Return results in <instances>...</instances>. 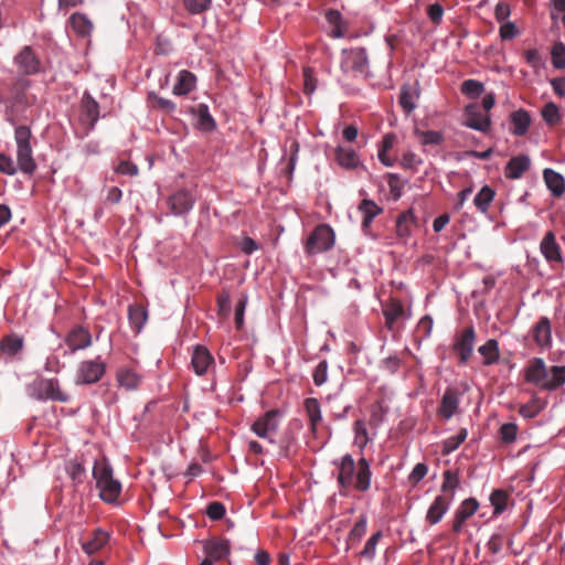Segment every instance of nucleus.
Masks as SVG:
<instances>
[{"instance_id":"1","label":"nucleus","mask_w":565,"mask_h":565,"mask_svg":"<svg viewBox=\"0 0 565 565\" xmlns=\"http://www.w3.org/2000/svg\"><path fill=\"white\" fill-rule=\"evenodd\" d=\"M524 380L543 391H556L565 384V365L547 367L542 358H533L524 369Z\"/></svg>"},{"instance_id":"2","label":"nucleus","mask_w":565,"mask_h":565,"mask_svg":"<svg viewBox=\"0 0 565 565\" xmlns=\"http://www.w3.org/2000/svg\"><path fill=\"white\" fill-rule=\"evenodd\" d=\"M338 470V482L342 489L354 487L361 492L370 489L372 472L365 458H361L355 465L353 457L347 454L340 459Z\"/></svg>"},{"instance_id":"3","label":"nucleus","mask_w":565,"mask_h":565,"mask_svg":"<svg viewBox=\"0 0 565 565\" xmlns=\"http://www.w3.org/2000/svg\"><path fill=\"white\" fill-rule=\"evenodd\" d=\"M93 477L96 487L99 489L100 499L107 503L116 502L121 492V484L114 479L113 469L106 458L95 461Z\"/></svg>"},{"instance_id":"4","label":"nucleus","mask_w":565,"mask_h":565,"mask_svg":"<svg viewBox=\"0 0 565 565\" xmlns=\"http://www.w3.org/2000/svg\"><path fill=\"white\" fill-rule=\"evenodd\" d=\"M334 232L327 224L318 225L308 236L305 253L312 256L331 249L334 245Z\"/></svg>"},{"instance_id":"5","label":"nucleus","mask_w":565,"mask_h":565,"mask_svg":"<svg viewBox=\"0 0 565 565\" xmlns=\"http://www.w3.org/2000/svg\"><path fill=\"white\" fill-rule=\"evenodd\" d=\"M106 373V363L97 356L94 360H84L76 371V384L89 385L97 383Z\"/></svg>"},{"instance_id":"6","label":"nucleus","mask_w":565,"mask_h":565,"mask_svg":"<svg viewBox=\"0 0 565 565\" xmlns=\"http://www.w3.org/2000/svg\"><path fill=\"white\" fill-rule=\"evenodd\" d=\"M280 417V411L270 409L253 423L252 430L259 438L268 439L273 444L271 436L278 430Z\"/></svg>"},{"instance_id":"7","label":"nucleus","mask_w":565,"mask_h":565,"mask_svg":"<svg viewBox=\"0 0 565 565\" xmlns=\"http://www.w3.org/2000/svg\"><path fill=\"white\" fill-rule=\"evenodd\" d=\"M341 65L345 72L366 76L369 73V60L365 50L361 47L343 50Z\"/></svg>"},{"instance_id":"8","label":"nucleus","mask_w":565,"mask_h":565,"mask_svg":"<svg viewBox=\"0 0 565 565\" xmlns=\"http://www.w3.org/2000/svg\"><path fill=\"white\" fill-rule=\"evenodd\" d=\"M476 331L472 326L467 327L455 337L452 351L459 356V363L466 364L473 352Z\"/></svg>"},{"instance_id":"9","label":"nucleus","mask_w":565,"mask_h":565,"mask_svg":"<svg viewBox=\"0 0 565 565\" xmlns=\"http://www.w3.org/2000/svg\"><path fill=\"white\" fill-rule=\"evenodd\" d=\"M382 311L385 318V327L392 332L399 328V321L408 318L404 305L397 298H391L386 302L382 303Z\"/></svg>"},{"instance_id":"10","label":"nucleus","mask_w":565,"mask_h":565,"mask_svg":"<svg viewBox=\"0 0 565 565\" xmlns=\"http://www.w3.org/2000/svg\"><path fill=\"white\" fill-rule=\"evenodd\" d=\"M35 391L40 399H52L56 402H68L70 396L64 393L55 379H42L35 383Z\"/></svg>"},{"instance_id":"11","label":"nucleus","mask_w":565,"mask_h":565,"mask_svg":"<svg viewBox=\"0 0 565 565\" xmlns=\"http://www.w3.org/2000/svg\"><path fill=\"white\" fill-rule=\"evenodd\" d=\"M167 203L173 215L182 216L193 209L195 199L191 191L182 189L170 195Z\"/></svg>"},{"instance_id":"12","label":"nucleus","mask_w":565,"mask_h":565,"mask_svg":"<svg viewBox=\"0 0 565 565\" xmlns=\"http://www.w3.org/2000/svg\"><path fill=\"white\" fill-rule=\"evenodd\" d=\"M99 117V106L89 95L84 94L81 103L79 121L85 127V134L92 130Z\"/></svg>"},{"instance_id":"13","label":"nucleus","mask_w":565,"mask_h":565,"mask_svg":"<svg viewBox=\"0 0 565 565\" xmlns=\"http://www.w3.org/2000/svg\"><path fill=\"white\" fill-rule=\"evenodd\" d=\"M452 501V494H439L435 498L433 503L429 505L426 513V522L429 525H435L439 523L444 515L449 510V507Z\"/></svg>"},{"instance_id":"14","label":"nucleus","mask_w":565,"mask_h":565,"mask_svg":"<svg viewBox=\"0 0 565 565\" xmlns=\"http://www.w3.org/2000/svg\"><path fill=\"white\" fill-rule=\"evenodd\" d=\"M540 252L544 256L547 263H563L564 258L562 255V248L556 242L554 232L548 231L540 243Z\"/></svg>"},{"instance_id":"15","label":"nucleus","mask_w":565,"mask_h":565,"mask_svg":"<svg viewBox=\"0 0 565 565\" xmlns=\"http://www.w3.org/2000/svg\"><path fill=\"white\" fill-rule=\"evenodd\" d=\"M466 126L481 132H488L491 126L489 115L482 114L477 104L466 107Z\"/></svg>"},{"instance_id":"16","label":"nucleus","mask_w":565,"mask_h":565,"mask_svg":"<svg viewBox=\"0 0 565 565\" xmlns=\"http://www.w3.org/2000/svg\"><path fill=\"white\" fill-rule=\"evenodd\" d=\"M230 542L220 537H211L203 542V551L211 562H218L230 554Z\"/></svg>"},{"instance_id":"17","label":"nucleus","mask_w":565,"mask_h":565,"mask_svg":"<svg viewBox=\"0 0 565 565\" xmlns=\"http://www.w3.org/2000/svg\"><path fill=\"white\" fill-rule=\"evenodd\" d=\"M478 508L479 503L473 498L466 499L461 502L455 512L452 521V531L456 534L461 532L465 522L477 512Z\"/></svg>"},{"instance_id":"18","label":"nucleus","mask_w":565,"mask_h":565,"mask_svg":"<svg viewBox=\"0 0 565 565\" xmlns=\"http://www.w3.org/2000/svg\"><path fill=\"white\" fill-rule=\"evenodd\" d=\"M20 72L25 75H33L40 71V61L30 46H24L14 58Z\"/></svg>"},{"instance_id":"19","label":"nucleus","mask_w":565,"mask_h":565,"mask_svg":"<svg viewBox=\"0 0 565 565\" xmlns=\"http://www.w3.org/2000/svg\"><path fill=\"white\" fill-rule=\"evenodd\" d=\"M533 340L541 349L552 347V327L547 317H541L532 328Z\"/></svg>"},{"instance_id":"20","label":"nucleus","mask_w":565,"mask_h":565,"mask_svg":"<svg viewBox=\"0 0 565 565\" xmlns=\"http://www.w3.org/2000/svg\"><path fill=\"white\" fill-rule=\"evenodd\" d=\"M65 342L73 352L83 350L92 344V334L83 326H76L67 333Z\"/></svg>"},{"instance_id":"21","label":"nucleus","mask_w":565,"mask_h":565,"mask_svg":"<svg viewBox=\"0 0 565 565\" xmlns=\"http://www.w3.org/2000/svg\"><path fill=\"white\" fill-rule=\"evenodd\" d=\"M419 98L418 83L404 84L399 92V105L405 114H411L416 108Z\"/></svg>"},{"instance_id":"22","label":"nucleus","mask_w":565,"mask_h":565,"mask_svg":"<svg viewBox=\"0 0 565 565\" xmlns=\"http://www.w3.org/2000/svg\"><path fill=\"white\" fill-rule=\"evenodd\" d=\"M531 160L525 154L512 157L504 169V175L508 179H520L525 171L530 169Z\"/></svg>"},{"instance_id":"23","label":"nucleus","mask_w":565,"mask_h":565,"mask_svg":"<svg viewBox=\"0 0 565 565\" xmlns=\"http://www.w3.org/2000/svg\"><path fill=\"white\" fill-rule=\"evenodd\" d=\"M213 362L214 359L205 347L198 345L194 349L191 363L198 375L205 374Z\"/></svg>"},{"instance_id":"24","label":"nucleus","mask_w":565,"mask_h":565,"mask_svg":"<svg viewBox=\"0 0 565 565\" xmlns=\"http://www.w3.org/2000/svg\"><path fill=\"white\" fill-rule=\"evenodd\" d=\"M116 380L119 386L131 391L138 388L141 382V375L130 366H120L116 373Z\"/></svg>"},{"instance_id":"25","label":"nucleus","mask_w":565,"mask_h":565,"mask_svg":"<svg viewBox=\"0 0 565 565\" xmlns=\"http://www.w3.org/2000/svg\"><path fill=\"white\" fill-rule=\"evenodd\" d=\"M459 405V398L457 391L447 388L438 408V413L445 419H450L457 412Z\"/></svg>"},{"instance_id":"26","label":"nucleus","mask_w":565,"mask_h":565,"mask_svg":"<svg viewBox=\"0 0 565 565\" xmlns=\"http://www.w3.org/2000/svg\"><path fill=\"white\" fill-rule=\"evenodd\" d=\"M335 161L344 169H355L360 164V159L352 148L338 146L334 150Z\"/></svg>"},{"instance_id":"27","label":"nucleus","mask_w":565,"mask_h":565,"mask_svg":"<svg viewBox=\"0 0 565 565\" xmlns=\"http://www.w3.org/2000/svg\"><path fill=\"white\" fill-rule=\"evenodd\" d=\"M512 124V134L515 136H524L531 125V117L529 111L519 109L510 115Z\"/></svg>"},{"instance_id":"28","label":"nucleus","mask_w":565,"mask_h":565,"mask_svg":"<svg viewBox=\"0 0 565 565\" xmlns=\"http://www.w3.org/2000/svg\"><path fill=\"white\" fill-rule=\"evenodd\" d=\"M17 162L19 169L25 174H32L36 170L31 147H17Z\"/></svg>"},{"instance_id":"29","label":"nucleus","mask_w":565,"mask_h":565,"mask_svg":"<svg viewBox=\"0 0 565 565\" xmlns=\"http://www.w3.org/2000/svg\"><path fill=\"white\" fill-rule=\"evenodd\" d=\"M543 178L546 186L552 192V194L556 198H559L565 190V181L564 178L555 172L554 170L547 168L543 171Z\"/></svg>"},{"instance_id":"30","label":"nucleus","mask_w":565,"mask_h":565,"mask_svg":"<svg viewBox=\"0 0 565 565\" xmlns=\"http://www.w3.org/2000/svg\"><path fill=\"white\" fill-rule=\"evenodd\" d=\"M416 226V217L413 210H407L398 215L396 221V234L401 238H407L412 234V228Z\"/></svg>"},{"instance_id":"31","label":"nucleus","mask_w":565,"mask_h":565,"mask_svg":"<svg viewBox=\"0 0 565 565\" xmlns=\"http://www.w3.org/2000/svg\"><path fill=\"white\" fill-rule=\"evenodd\" d=\"M109 540V534L102 529H96L93 533V537L88 541L83 542L82 548L88 555L98 552L103 548Z\"/></svg>"},{"instance_id":"32","label":"nucleus","mask_w":565,"mask_h":565,"mask_svg":"<svg viewBox=\"0 0 565 565\" xmlns=\"http://www.w3.org/2000/svg\"><path fill=\"white\" fill-rule=\"evenodd\" d=\"M23 349V339L18 334H7L0 340V353L14 356Z\"/></svg>"},{"instance_id":"33","label":"nucleus","mask_w":565,"mask_h":565,"mask_svg":"<svg viewBox=\"0 0 565 565\" xmlns=\"http://www.w3.org/2000/svg\"><path fill=\"white\" fill-rule=\"evenodd\" d=\"M478 352L483 358V365L495 364L500 359L499 342L495 339H489L479 347Z\"/></svg>"},{"instance_id":"34","label":"nucleus","mask_w":565,"mask_h":565,"mask_svg":"<svg viewBox=\"0 0 565 565\" xmlns=\"http://www.w3.org/2000/svg\"><path fill=\"white\" fill-rule=\"evenodd\" d=\"M195 75L189 71H181L178 76V81L173 87L174 95H186L195 87Z\"/></svg>"},{"instance_id":"35","label":"nucleus","mask_w":565,"mask_h":565,"mask_svg":"<svg viewBox=\"0 0 565 565\" xmlns=\"http://www.w3.org/2000/svg\"><path fill=\"white\" fill-rule=\"evenodd\" d=\"M305 409L309 417L310 430L313 435L317 434L318 424L321 422L320 403L317 398L308 397L305 399Z\"/></svg>"},{"instance_id":"36","label":"nucleus","mask_w":565,"mask_h":565,"mask_svg":"<svg viewBox=\"0 0 565 565\" xmlns=\"http://www.w3.org/2000/svg\"><path fill=\"white\" fill-rule=\"evenodd\" d=\"M72 30L77 35H90L94 30L92 21L83 13H73L70 18Z\"/></svg>"},{"instance_id":"37","label":"nucleus","mask_w":565,"mask_h":565,"mask_svg":"<svg viewBox=\"0 0 565 565\" xmlns=\"http://www.w3.org/2000/svg\"><path fill=\"white\" fill-rule=\"evenodd\" d=\"M128 318L132 329L140 332L148 319V312L141 305H130L128 308Z\"/></svg>"},{"instance_id":"38","label":"nucleus","mask_w":565,"mask_h":565,"mask_svg":"<svg viewBox=\"0 0 565 565\" xmlns=\"http://www.w3.org/2000/svg\"><path fill=\"white\" fill-rule=\"evenodd\" d=\"M495 192L489 185H483L473 199V204L481 213H487L491 202L493 201Z\"/></svg>"},{"instance_id":"39","label":"nucleus","mask_w":565,"mask_h":565,"mask_svg":"<svg viewBox=\"0 0 565 565\" xmlns=\"http://www.w3.org/2000/svg\"><path fill=\"white\" fill-rule=\"evenodd\" d=\"M326 20L332 26L330 35H343L348 32L347 22L338 10L329 9L326 12Z\"/></svg>"},{"instance_id":"40","label":"nucleus","mask_w":565,"mask_h":565,"mask_svg":"<svg viewBox=\"0 0 565 565\" xmlns=\"http://www.w3.org/2000/svg\"><path fill=\"white\" fill-rule=\"evenodd\" d=\"M359 211L363 215L362 226L369 227L374 217L382 212V209L379 207L372 200L364 199L359 205Z\"/></svg>"},{"instance_id":"41","label":"nucleus","mask_w":565,"mask_h":565,"mask_svg":"<svg viewBox=\"0 0 565 565\" xmlns=\"http://www.w3.org/2000/svg\"><path fill=\"white\" fill-rule=\"evenodd\" d=\"M195 114L198 116V126L204 131H211L215 128V121L210 115L209 107L204 104H199Z\"/></svg>"},{"instance_id":"42","label":"nucleus","mask_w":565,"mask_h":565,"mask_svg":"<svg viewBox=\"0 0 565 565\" xmlns=\"http://www.w3.org/2000/svg\"><path fill=\"white\" fill-rule=\"evenodd\" d=\"M467 436V429L461 428L456 436H451L444 440L441 454L446 456L455 451L466 440Z\"/></svg>"},{"instance_id":"43","label":"nucleus","mask_w":565,"mask_h":565,"mask_svg":"<svg viewBox=\"0 0 565 565\" xmlns=\"http://www.w3.org/2000/svg\"><path fill=\"white\" fill-rule=\"evenodd\" d=\"M541 114L544 121L550 126L557 125L562 119L559 109L553 102L545 104L544 107L542 108Z\"/></svg>"},{"instance_id":"44","label":"nucleus","mask_w":565,"mask_h":565,"mask_svg":"<svg viewBox=\"0 0 565 565\" xmlns=\"http://www.w3.org/2000/svg\"><path fill=\"white\" fill-rule=\"evenodd\" d=\"M67 475L75 482H83V477L85 476V468L83 461L78 459H73L66 462L65 466Z\"/></svg>"},{"instance_id":"45","label":"nucleus","mask_w":565,"mask_h":565,"mask_svg":"<svg viewBox=\"0 0 565 565\" xmlns=\"http://www.w3.org/2000/svg\"><path fill=\"white\" fill-rule=\"evenodd\" d=\"M490 502L493 507V513L495 515L501 514L507 507L508 493L502 489L494 490L490 495Z\"/></svg>"},{"instance_id":"46","label":"nucleus","mask_w":565,"mask_h":565,"mask_svg":"<svg viewBox=\"0 0 565 565\" xmlns=\"http://www.w3.org/2000/svg\"><path fill=\"white\" fill-rule=\"evenodd\" d=\"M459 484V479L456 472L451 470H446L444 472V482L441 484V494H452L455 495V490Z\"/></svg>"},{"instance_id":"47","label":"nucleus","mask_w":565,"mask_h":565,"mask_svg":"<svg viewBox=\"0 0 565 565\" xmlns=\"http://www.w3.org/2000/svg\"><path fill=\"white\" fill-rule=\"evenodd\" d=\"M382 537V532L377 531L374 533L365 543L363 550L360 552V556L372 561L376 554V545Z\"/></svg>"},{"instance_id":"48","label":"nucleus","mask_w":565,"mask_h":565,"mask_svg":"<svg viewBox=\"0 0 565 565\" xmlns=\"http://www.w3.org/2000/svg\"><path fill=\"white\" fill-rule=\"evenodd\" d=\"M543 408V404L536 397L532 398L527 404L521 405L519 408V414L525 418L535 417Z\"/></svg>"},{"instance_id":"49","label":"nucleus","mask_w":565,"mask_h":565,"mask_svg":"<svg viewBox=\"0 0 565 565\" xmlns=\"http://www.w3.org/2000/svg\"><path fill=\"white\" fill-rule=\"evenodd\" d=\"M483 92V84L476 79H466L461 84V93L470 98H476Z\"/></svg>"},{"instance_id":"50","label":"nucleus","mask_w":565,"mask_h":565,"mask_svg":"<svg viewBox=\"0 0 565 565\" xmlns=\"http://www.w3.org/2000/svg\"><path fill=\"white\" fill-rule=\"evenodd\" d=\"M416 135L420 138V142L424 146H437L444 141V136L439 131L428 130V131H416Z\"/></svg>"},{"instance_id":"51","label":"nucleus","mask_w":565,"mask_h":565,"mask_svg":"<svg viewBox=\"0 0 565 565\" xmlns=\"http://www.w3.org/2000/svg\"><path fill=\"white\" fill-rule=\"evenodd\" d=\"M552 64L555 68L565 67V45L561 42L554 44L551 51Z\"/></svg>"},{"instance_id":"52","label":"nucleus","mask_w":565,"mask_h":565,"mask_svg":"<svg viewBox=\"0 0 565 565\" xmlns=\"http://www.w3.org/2000/svg\"><path fill=\"white\" fill-rule=\"evenodd\" d=\"M367 519L365 515H361L355 522L354 526L349 533V540L352 542H359L366 533Z\"/></svg>"},{"instance_id":"53","label":"nucleus","mask_w":565,"mask_h":565,"mask_svg":"<svg viewBox=\"0 0 565 565\" xmlns=\"http://www.w3.org/2000/svg\"><path fill=\"white\" fill-rule=\"evenodd\" d=\"M31 129L28 126H18L14 130L17 147H31Z\"/></svg>"},{"instance_id":"54","label":"nucleus","mask_w":565,"mask_h":565,"mask_svg":"<svg viewBox=\"0 0 565 565\" xmlns=\"http://www.w3.org/2000/svg\"><path fill=\"white\" fill-rule=\"evenodd\" d=\"M184 8L192 14H200L211 6V0H183Z\"/></svg>"},{"instance_id":"55","label":"nucleus","mask_w":565,"mask_h":565,"mask_svg":"<svg viewBox=\"0 0 565 565\" xmlns=\"http://www.w3.org/2000/svg\"><path fill=\"white\" fill-rule=\"evenodd\" d=\"M518 426L514 423H507L500 427V438L503 443L510 444L515 440Z\"/></svg>"},{"instance_id":"56","label":"nucleus","mask_w":565,"mask_h":565,"mask_svg":"<svg viewBox=\"0 0 565 565\" xmlns=\"http://www.w3.org/2000/svg\"><path fill=\"white\" fill-rule=\"evenodd\" d=\"M217 311L223 318H227L231 313V298L228 292H221L217 295Z\"/></svg>"},{"instance_id":"57","label":"nucleus","mask_w":565,"mask_h":565,"mask_svg":"<svg viewBox=\"0 0 565 565\" xmlns=\"http://www.w3.org/2000/svg\"><path fill=\"white\" fill-rule=\"evenodd\" d=\"M313 382L317 386H321L326 383L328 377V362L326 360L320 361L313 371Z\"/></svg>"},{"instance_id":"58","label":"nucleus","mask_w":565,"mask_h":565,"mask_svg":"<svg viewBox=\"0 0 565 565\" xmlns=\"http://www.w3.org/2000/svg\"><path fill=\"white\" fill-rule=\"evenodd\" d=\"M317 88V79L313 75V71L310 67L303 68V92L307 95H311Z\"/></svg>"},{"instance_id":"59","label":"nucleus","mask_w":565,"mask_h":565,"mask_svg":"<svg viewBox=\"0 0 565 565\" xmlns=\"http://www.w3.org/2000/svg\"><path fill=\"white\" fill-rule=\"evenodd\" d=\"M206 515L213 520H221L225 515V507L218 501L211 502L206 508Z\"/></svg>"},{"instance_id":"60","label":"nucleus","mask_w":565,"mask_h":565,"mask_svg":"<svg viewBox=\"0 0 565 565\" xmlns=\"http://www.w3.org/2000/svg\"><path fill=\"white\" fill-rule=\"evenodd\" d=\"M427 472L428 467L425 463L419 462L413 468L412 472L409 473L408 481L413 486H416L419 481H422L425 478Z\"/></svg>"},{"instance_id":"61","label":"nucleus","mask_w":565,"mask_h":565,"mask_svg":"<svg viewBox=\"0 0 565 565\" xmlns=\"http://www.w3.org/2000/svg\"><path fill=\"white\" fill-rule=\"evenodd\" d=\"M246 305H247V297L244 296L242 299H239V301L237 302L236 308H235L234 321H235L236 329H238V330L242 329V327L244 324V312H245Z\"/></svg>"},{"instance_id":"62","label":"nucleus","mask_w":565,"mask_h":565,"mask_svg":"<svg viewBox=\"0 0 565 565\" xmlns=\"http://www.w3.org/2000/svg\"><path fill=\"white\" fill-rule=\"evenodd\" d=\"M0 172L8 175H13L17 172V167L13 160L3 153H0Z\"/></svg>"},{"instance_id":"63","label":"nucleus","mask_w":565,"mask_h":565,"mask_svg":"<svg viewBox=\"0 0 565 565\" xmlns=\"http://www.w3.org/2000/svg\"><path fill=\"white\" fill-rule=\"evenodd\" d=\"M116 172L119 174L137 175L138 167L129 161H120L116 168Z\"/></svg>"},{"instance_id":"64","label":"nucleus","mask_w":565,"mask_h":565,"mask_svg":"<svg viewBox=\"0 0 565 565\" xmlns=\"http://www.w3.org/2000/svg\"><path fill=\"white\" fill-rule=\"evenodd\" d=\"M551 85L557 96L565 98V76L553 78Z\"/></svg>"}]
</instances>
